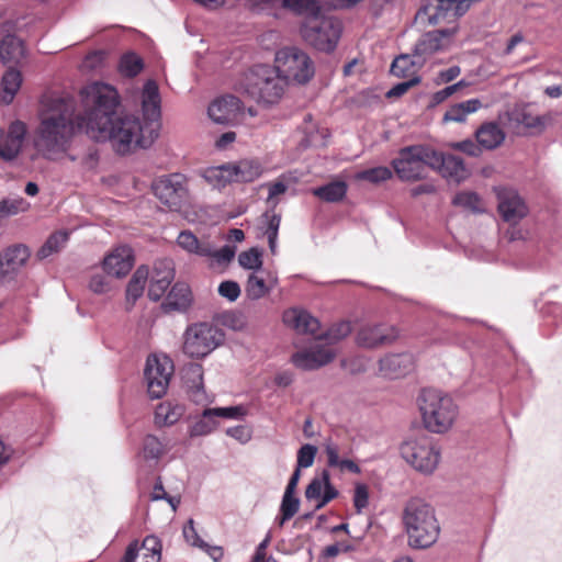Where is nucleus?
<instances>
[{
	"mask_svg": "<svg viewBox=\"0 0 562 562\" xmlns=\"http://www.w3.org/2000/svg\"><path fill=\"white\" fill-rule=\"evenodd\" d=\"M272 68L286 83L305 85L315 74L314 63L308 54L295 46L279 49Z\"/></svg>",
	"mask_w": 562,
	"mask_h": 562,
	"instance_id": "nucleus-7",
	"label": "nucleus"
},
{
	"mask_svg": "<svg viewBox=\"0 0 562 562\" xmlns=\"http://www.w3.org/2000/svg\"><path fill=\"white\" fill-rule=\"evenodd\" d=\"M480 145L486 149L498 147L505 139V133L495 122H488L481 125L475 133Z\"/></svg>",
	"mask_w": 562,
	"mask_h": 562,
	"instance_id": "nucleus-33",
	"label": "nucleus"
},
{
	"mask_svg": "<svg viewBox=\"0 0 562 562\" xmlns=\"http://www.w3.org/2000/svg\"><path fill=\"white\" fill-rule=\"evenodd\" d=\"M414 368L413 356L409 353H396L385 356L380 360L381 373L390 379L406 375Z\"/></svg>",
	"mask_w": 562,
	"mask_h": 562,
	"instance_id": "nucleus-25",
	"label": "nucleus"
},
{
	"mask_svg": "<svg viewBox=\"0 0 562 562\" xmlns=\"http://www.w3.org/2000/svg\"><path fill=\"white\" fill-rule=\"evenodd\" d=\"M183 537L192 546L201 548L204 546L203 541L200 539L195 530L194 521L192 519H190L188 524L183 527Z\"/></svg>",
	"mask_w": 562,
	"mask_h": 562,
	"instance_id": "nucleus-63",
	"label": "nucleus"
},
{
	"mask_svg": "<svg viewBox=\"0 0 562 562\" xmlns=\"http://www.w3.org/2000/svg\"><path fill=\"white\" fill-rule=\"evenodd\" d=\"M192 303V293L188 284L176 283L166 296L162 307L166 312H186Z\"/></svg>",
	"mask_w": 562,
	"mask_h": 562,
	"instance_id": "nucleus-29",
	"label": "nucleus"
},
{
	"mask_svg": "<svg viewBox=\"0 0 562 562\" xmlns=\"http://www.w3.org/2000/svg\"><path fill=\"white\" fill-rule=\"evenodd\" d=\"M435 150L428 146L413 145L402 148L398 157L392 160V167L402 181L422 180L431 168Z\"/></svg>",
	"mask_w": 562,
	"mask_h": 562,
	"instance_id": "nucleus-9",
	"label": "nucleus"
},
{
	"mask_svg": "<svg viewBox=\"0 0 562 562\" xmlns=\"http://www.w3.org/2000/svg\"><path fill=\"white\" fill-rule=\"evenodd\" d=\"M143 68L144 61L142 57L134 52H128L120 58L119 70L125 77H136Z\"/></svg>",
	"mask_w": 562,
	"mask_h": 562,
	"instance_id": "nucleus-41",
	"label": "nucleus"
},
{
	"mask_svg": "<svg viewBox=\"0 0 562 562\" xmlns=\"http://www.w3.org/2000/svg\"><path fill=\"white\" fill-rule=\"evenodd\" d=\"M81 120H88V108L85 114L75 115V105L70 100H53L47 109L41 112L40 123L33 134V146L46 159H54L66 153L76 132L85 133L79 127Z\"/></svg>",
	"mask_w": 562,
	"mask_h": 562,
	"instance_id": "nucleus-2",
	"label": "nucleus"
},
{
	"mask_svg": "<svg viewBox=\"0 0 562 562\" xmlns=\"http://www.w3.org/2000/svg\"><path fill=\"white\" fill-rule=\"evenodd\" d=\"M482 108V102L479 99H470L461 103L453 104L443 115L446 122L462 123L467 116L476 112Z\"/></svg>",
	"mask_w": 562,
	"mask_h": 562,
	"instance_id": "nucleus-36",
	"label": "nucleus"
},
{
	"mask_svg": "<svg viewBox=\"0 0 562 562\" xmlns=\"http://www.w3.org/2000/svg\"><path fill=\"white\" fill-rule=\"evenodd\" d=\"M398 338V330L391 325H366L357 334V344L363 348H378L391 345Z\"/></svg>",
	"mask_w": 562,
	"mask_h": 562,
	"instance_id": "nucleus-15",
	"label": "nucleus"
},
{
	"mask_svg": "<svg viewBox=\"0 0 562 562\" xmlns=\"http://www.w3.org/2000/svg\"><path fill=\"white\" fill-rule=\"evenodd\" d=\"M341 21L334 16H321L305 20L300 26L303 41L317 50L333 52L341 36Z\"/></svg>",
	"mask_w": 562,
	"mask_h": 562,
	"instance_id": "nucleus-8",
	"label": "nucleus"
},
{
	"mask_svg": "<svg viewBox=\"0 0 562 562\" xmlns=\"http://www.w3.org/2000/svg\"><path fill=\"white\" fill-rule=\"evenodd\" d=\"M392 170L387 167L379 166L359 171L355 175L356 180L380 183L392 178Z\"/></svg>",
	"mask_w": 562,
	"mask_h": 562,
	"instance_id": "nucleus-44",
	"label": "nucleus"
},
{
	"mask_svg": "<svg viewBox=\"0 0 562 562\" xmlns=\"http://www.w3.org/2000/svg\"><path fill=\"white\" fill-rule=\"evenodd\" d=\"M516 121L527 128L542 130L544 127V119L542 116L533 115L526 110L517 114Z\"/></svg>",
	"mask_w": 562,
	"mask_h": 562,
	"instance_id": "nucleus-57",
	"label": "nucleus"
},
{
	"mask_svg": "<svg viewBox=\"0 0 562 562\" xmlns=\"http://www.w3.org/2000/svg\"><path fill=\"white\" fill-rule=\"evenodd\" d=\"M452 204L470 210L472 212H481V199L475 192L462 191L454 195Z\"/></svg>",
	"mask_w": 562,
	"mask_h": 562,
	"instance_id": "nucleus-46",
	"label": "nucleus"
},
{
	"mask_svg": "<svg viewBox=\"0 0 562 562\" xmlns=\"http://www.w3.org/2000/svg\"><path fill=\"white\" fill-rule=\"evenodd\" d=\"M81 97L88 108V120H81L79 127L98 142L110 140L116 153L124 155L133 147L147 148L158 137L160 123L116 115L119 93L110 85L92 82L81 90Z\"/></svg>",
	"mask_w": 562,
	"mask_h": 562,
	"instance_id": "nucleus-1",
	"label": "nucleus"
},
{
	"mask_svg": "<svg viewBox=\"0 0 562 562\" xmlns=\"http://www.w3.org/2000/svg\"><path fill=\"white\" fill-rule=\"evenodd\" d=\"M300 502L292 494H284L281 503L279 526L291 519L299 510Z\"/></svg>",
	"mask_w": 562,
	"mask_h": 562,
	"instance_id": "nucleus-53",
	"label": "nucleus"
},
{
	"mask_svg": "<svg viewBox=\"0 0 562 562\" xmlns=\"http://www.w3.org/2000/svg\"><path fill=\"white\" fill-rule=\"evenodd\" d=\"M286 82L268 65H256L244 74L238 91L267 106L280 102Z\"/></svg>",
	"mask_w": 562,
	"mask_h": 562,
	"instance_id": "nucleus-4",
	"label": "nucleus"
},
{
	"mask_svg": "<svg viewBox=\"0 0 562 562\" xmlns=\"http://www.w3.org/2000/svg\"><path fill=\"white\" fill-rule=\"evenodd\" d=\"M177 244L189 254L200 257H209L213 255V248L210 243L199 240L198 237L190 231H182L178 238Z\"/></svg>",
	"mask_w": 562,
	"mask_h": 562,
	"instance_id": "nucleus-34",
	"label": "nucleus"
},
{
	"mask_svg": "<svg viewBox=\"0 0 562 562\" xmlns=\"http://www.w3.org/2000/svg\"><path fill=\"white\" fill-rule=\"evenodd\" d=\"M498 212L502 218L510 224L518 223L527 215V206L518 193L512 189H496Z\"/></svg>",
	"mask_w": 562,
	"mask_h": 562,
	"instance_id": "nucleus-16",
	"label": "nucleus"
},
{
	"mask_svg": "<svg viewBox=\"0 0 562 562\" xmlns=\"http://www.w3.org/2000/svg\"><path fill=\"white\" fill-rule=\"evenodd\" d=\"M329 472L327 470H323L319 476H315L306 487L305 497L311 499H316L317 503L321 501L325 485L328 481Z\"/></svg>",
	"mask_w": 562,
	"mask_h": 562,
	"instance_id": "nucleus-47",
	"label": "nucleus"
},
{
	"mask_svg": "<svg viewBox=\"0 0 562 562\" xmlns=\"http://www.w3.org/2000/svg\"><path fill=\"white\" fill-rule=\"evenodd\" d=\"M162 452L164 446L157 437L147 435L144 438L143 453L145 459L156 460L161 457Z\"/></svg>",
	"mask_w": 562,
	"mask_h": 562,
	"instance_id": "nucleus-54",
	"label": "nucleus"
},
{
	"mask_svg": "<svg viewBox=\"0 0 562 562\" xmlns=\"http://www.w3.org/2000/svg\"><path fill=\"white\" fill-rule=\"evenodd\" d=\"M143 121L160 123V94L154 80H147L142 91Z\"/></svg>",
	"mask_w": 562,
	"mask_h": 562,
	"instance_id": "nucleus-26",
	"label": "nucleus"
},
{
	"mask_svg": "<svg viewBox=\"0 0 562 562\" xmlns=\"http://www.w3.org/2000/svg\"><path fill=\"white\" fill-rule=\"evenodd\" d=\"M241 109V101L233 94H227L214 100L210 104L209 116L215 123L232 124L237 121Z\"/></svg>",
	"mask_w": 562,
	"mask_h": 562,
	"instance_id": "nucleus-18",
	"label": "nucleus"
},
{
	"mask_svg": "<svg viewBox=\"0 0 562 562\" xmlns=\"http://www.w3.org/2000/svg\"><path fill=\"white\" fill-rule=\"evenodd\" d=\"M24 42L13 34L5 35L0 41V60L8 67H21L26 58Z\"/></svg>",
	"mask_w": 562,
	"mask_h": 562,
	"instance_id": "nucleus-24",
	"label": "nucleus"
},
{
	"mask_svg": "<svg viewBox=\"0 0 562 562\" xmlns=\"http://www.w3.org/2000/svg\"><path fill=\"white\" fill-rule=\"evenodd\" d=\"M420 81L418 76H414L404 82H400L395 85L392 89H390L386 93L387 98H397L406 93L412 87L418 85Z\"/></svg>",
	"mask_w": 562,
	"mask_h": 562,
	"instance_id": "nucleus-61",
	"label": "nucleus"
},
{
	"mask_svg": "<svg viewBox=\"0 0 562 562\" xmlns=\"http://www.w3.org/2000/svg\"><path fill=\"white\" fill-rule=\"evenodd\" d=\"M282 8L296 15L307 19L317 18L322 13L321 0H281Z\"/></svg>",
	"mask_w": 562,
	"mask_h": 562,
	"instance_id": "nucleus-35",
	"label": "nucleus"
},
{
	"mask_svg": "<svg viewBox=\"0 0 562 562\" xmlns=\"http://www.w3.org/2000/svg\"><path fill=\"white\" fill-rule=\"evenodd\" d=\"M400 451L408 464L423 473H431L439 462V450L436 448L432 437L427 434L406 439L401 445Z\"/></svg>",
	"mask_w": 562,
	"mask_h": 562,
	"instance_id": "nucleus-10",
	"label": "nucleus"
},
{
	"mask_svg": "<svg viewBox=\"0 0 562 562\" xmlns=\"http://www.w3.org/2000/svg\"><path fill=\"white\" fill-rule=\"evenodd\" d=\"M25 201L19 200H2L0 201V214H16L24 210Z\"/></svg>",
	"mask_w": 562,
	"mask_h": 562,
	"instance_id": "nucleus-62",
	"label": "nucleus"
},
{
	"mask_svg": "<svg viewBox=\"0 0 562 562\" xmlns=\"http://www.w3.org/2000/svg\"><path fill=\"white\" fill-rule=\"evenodd\" d=\"M228 165L233 176V182H252L259 178L262 172L260 162L255 159H241Z\"/></svg>",
	"mask_w": 562,
	"mask_h": 562,
	"instance_id": "nucleus-31",
	"label": "nucleus"
},
{
	"mask_svg": "<svg viewBox=\"0 0 562 562\" xmlns=\"http://www.w3.org/2000/svg\"><path fill=\"white\" fill-rule=\"evenodd\" d=\"M403 522L412 548H429L439 537L440 527L434 508L419 498L407 502L403 512Z\"/></svg>",
	"mask_w": 562,
	"mask_h": 562,
	"instance_id": "nucleus-3",
	"label": "nucleus"
},
{
	"mask_svg": "<svg viewBox=\"0 0 562 562\" xmlns=\"http://www.w3.org/2000/svg\"><path fill=\"white\" fill-rule=\"evenodd\" d=\"M184 380L192 390L203 389V367L200 363L191 362L184 368Z\"/></svg>",
	"mask_w": 562,
	"mask_h": 562,
	"instance_id": "nucleus-45",
	"label": "nucleus"
},
{
	"mask_svg": "<svg viewBox=\"0 0 562 562\" xmlns=\"http://www.w3.org/2000/svg\"><path fill=\"white\" fill-rule=\"evenodd\" d=\"M155 196L172 211L180 210L189 201L187 178L181 173H171L158 178L153 183Z\"/></svg>",
	"mask_w": 562,
	"mask_h": 562,
	"instance_id": "nucleus-11",
	"label": "nucleus"
},
{
	"mask_svg": "<svg viewBox=\"0 0 562 562\" xmlns=\"http://www.w3.org/2000/svg\"><path fill=\"white\" fill-rule=\"evenodd\" d=\"M317 448L313 445H303L297 451V468H310L313 465Z\"/></svg>",
	"mask_w": 562,
	"mask_h": 562,
	"instance_id": "nucleus-55",
	"label": "nucleus"
},
{
	"mask_svg": "<svg viewBox=\"0 0 562 562\" xmlns=\"http://www.w3.org/2000/svg\"><path fill=\"white\" fill-rule=\"evenodd\" d=\"M431 169H439L441 176L460 182L468 177V170L461 157L456 155H442L435 150Z\"/></svg>",
	"mask_w": 562,
	"mask_h": 562,
	"instance_id": "nucleus-23",
	"label": "nucleus"
},
{
	"mask_svg": "<svg viewBox=\"0 0 562 562\" xmlns=\"http://www.w3.org/2000/svg\"><path fill=\"white\" fill-rule=\"evenodd\" d=\"M224 331L210 322L190 324L182 336V352L190 359L201 360L223 345Z\"/></svg>",
	"mask_w": 562,
	"mask_h": 562,
	"instance_id": "nucleus-6",
	"label": "nucleus"
},
{
	"mask_svg": "<svg viewBox=\"0 0 562 562\" xmlns=\"http://www.w3.org/2000/svg\"><path fill=\"white\" fill-rule=\"evenodd\" d=\"M172 373L173 364L168 357L149 356L147 358L145 379L150 397L160 398L166 394Z\"/></svg>",
	"mask_w": 562,
	"mask_h": 562,
	"instance_id": "nucleus-12",
	"label": "nucleus"
},
{
	"mask_svg": "<svg viewBox=\"0 0 562 562\" xmlns=\"http://www.w3.org/2000/svg\"><path fill=\"white\" fill-rule=\"evenodd\" d=\"M161 557V544L157 537H146L138 547L137 542L131 543L122 562H159Z\"/></svg>",
	"mask_w": 562,
	"mask_h": 562,
	"instance_id": "nucleus-21",
	"label": "nucleus"
},
{
	"mask_svg": "<svg viewBox=\"0 0 562 562\" xmlns=\"http://www.w3.org/2000/svg\"><path fill=\"white\" fill-rule=\"evenodd\" d=\"M457 26L425 33L416 43L414 52L417 56L432 55L449 47Z\"/></svg>",
	"mask_w": 562,
	"mask_h": 562,
	"instance_id": "nucleus-17",
	"label": "nucleus"
},
{
	"mask_svg": "<svg viewBox=\"0 0 562 562\" xmlns=\"http://www.w3.org/2000/svg\"><path fill=\"white\" fill-rule=\"evenodd\" d=\"M239 265L249 270H258L262 266V252L258 248H250L238 256Z\"/></svg>",
	"mask_w": 562,
	"mask_h": 562,
	"instance_id": "nucleus-50",
	"label": "nucleus"
},
{
	"mask_svg": "<svg viewBox=\"0 0 562 562\" xmlns=\"http://www.w3.org/2000/svg\"><path fill=\"white\" fill-rule=\"evenodd\" d=\"M453 0H423L416 19L436 25L441 22L453 23Z\"/></svg>",
	"mask_w": 562,
	"mask_h": 562,
	"instance_id": "nucleus-20",
	"label": "nucleus"
},
{
	"mask_svg": "<svg viewBox=\"0 0 562 562\" xmlns=\"http://www.w3.org/2000/svg\"><path fill=\"white\" fill-rule=\"evenodd\" d=\"M337 488L330 483V475L328 476V481L325 485L323 496L321 501L316 504V509L323 508L330 501L335 499L338 496Z\"/></svg>",
	"mask_w": 562,
	"mask_h": 562,
	"instance_id": "nucleus-64",
	"label": "nucleus"
},
{
	"mask_svg": "<svg viewBox=\"0 0 562 562\" xmlns=\"http://www.w3.org/2000/svg\"><path fill=\"white\" fill-rule=\"evenodd\" d=\"M283 322L300 334L315 335L319 329V322L303 310L290 308L283 313Z\"/></svg>",
	"mask_w": 562,
	"mask_h": 562,
	"instance_id": "nucleus-27",
	"label": "nucleus"
},
{
	"mask_svg": "<svg viewBox=\"0 0 562 562\" xmlns=\"http://www.w3.org/2000/svg\"><path fill=\"white\" fill-rule=\"evenodd\" d=\"M336 353L331 347L315 346L308 350L297 351L292 356V362L303 370H315L331 362Z\"/></svg>",
	"mask_w": 562,
	"mask_h": 562,
	"instance_id": "nucleus-19",
	"label": "nucleus"
},
{
	"mask_svg": "<svg viewBox=\"0 0 562 562\" xmlns=\"http://www.w3.org/2000/svg\"><path fill=\"white\" fill-rule=\"evenodd\" d=\"M218 293L221 296L227 299L231 302L236 301L240 295L239 284L235 281H223L218 285Z\"/></svg>",
	"mask_w": 562,
	"mask_h": 562,
	"instance_id": "nucleus-58",
	"label": "nucleus"
},
{
	"mask_svg": "<svg viewBox=\"0 0 562 562\" xmlns=\"http://www.w3.org/2000/svg\"><path fill=\"white\" fill-rule=\"evenodd\" d=\"M246 415V409L243 406L231 407H216L207 408L204 411V417H223L229 419H238Z\"/></svg>",
	"mask_w": 562,
	"mask_h": 562,
	"instance_id": "nucleus-52",
	"label": "nucleus"
},
{
	"mask_svg": "<svg viewBox=\"0 0 562 562\" xmlns=\"http://www.w3.org/2000/svg\"><path fill=\"white\" fill-rule=\"evenodd\" d=\"M30 257V250L24 245H14L8 247L0 255V267L3 272H13L22 267Z\"/></svg>",
	"mask_w": 562,
	"mask_h": 562,
	"instance_id": "nucleus-32",
	"label": "nucleus"
},
{
	"mask_svg": "<svg viewBox=\"0 0 562 562\" xmlns=\"http://www.w3.org/2000/svg\"><path fill=\"white\" fill-rule=\"evenodd\" d=\"M277 204L278 202H274L272 207L261 215L258 226L263 236L267 237L272 255L277 254V239L281 224V215L276 213Z\"/></svg>",
	"mask_w": 562,
	"mask_h": 562,
	"instance_id": "nucleus-28",
	"label": "nucleus"
},
{
	"mask_svg": "<svg viewBox=\"0 0 562 562\" xmlns=\"http://www.w3.org/2000/svg\"><path fill=\"white\" fill-rule=\"evenodd\" d=\"M351 333V324L342 321L334 324L325 334L319 335L318 338L327 340L329 344H334L344 339Z\"/></svg>",
	"mask_w": 562,
	"mask_h": 562,
	"instance_id": "nucleus-49",
	"label": "nucleus"
},
{
	"mask_svg": "<svg viewBox=\"0 0 562 562\" xmlns=\"http://www.w3.org/2000/svg\"><path fill=\"white\" fill-rule=\"evenodd\" d=\"M148 276L149 270L146 266L136 269L126 288V299L128 301L135 302L142 296Z\"/></svg>",
	"mask_w": 562,
	"mask_h": 562,
	"instance_id": "nucleus-40",
	"label": "nucleus"
},
{
	"mask_svg": "<svg viewBox=\"0 0 562 562\" xmlns=\"http://www.w3.org/2000/svg\"><path fill=\"white\" fill-rule=\"evenodd\" d=\"M418 406L425 428L435 434L449 430L458 416L453 400L435 389L422 391Z\"/></svg>",
	"mask_w": 562,
	"mask_h": 562,
	"instance_id": "nucleus-5",
	"label": "nucleus"
},
{
	"mask_svg": "<svg viewBox=\"0 0 562 562\" xmlns=\"http://www.w3.org/2000/svg\"><path fill=\"white\" fill-rule=\"evenodd\" d=\"M151 276L168 284H171L175 278L173 262L170 259L157 260L154 265Z\"/></svg>",
	"mask_w": 562,
	"mask_h": 562,
	"instance_id": "nucleus-51",
	"label": "nucleus"
},
{
	"mask_svg": "<svg viewBox=\"0 0 562 562\" xmlns=\"http://www.w3.org/2000/svg\"><path fill=\"white\" fill-rule=\"evenodd\" d=\"M202 177L214 188L221 189L233 182L229 165L209 167L203 170Z\"/></svg>",
	"mask_w": 562,
	"mask_h": 562,
	"instance_id": "nucleus-38",
	"label": "nucleus"
},
{
	"mask_svg": "<svg viewBox=\"0 0 562 562\" xmlns=\"http://www.w3.org/2000/svg\"><path fill=\"white\" fill-rule=\"evenodd\" d=\"M347 193V184L345 181H333L328 184L318 187L313 190V194L326 202H339Z\"/></svg>",
	"mask_w": 562,
	"mask_h": 562,
	"instance_id": "nucleus-39",
	"label": "nucleus"
},
{
	"mask_svg": "<svg viewBox=\"0 0 562 562\" xmlns=\"http://www.w3.org/2000/svg\"><path fill=\"white\" fill-rule=\"evenodd\" d=\"M68 240V233L67 232H56L52 234L45 244L38 249L37 251V258L38 259H45L53 255L54 252L59 251L65 244Z\"/></svg>",
	"mask_w": 562,
	"mask_h": 562,
	"instance_id": "nucleus-43",
	"label": "nucleus"
},
{
	"mask_svg": "<svg viewBox=\"0 0 562 562\" xmlns=\"http://www.w3.org/2000/svg\"><path fill=\"white\" fill-rule=\"evenodd\" d=\"M19 67H8L4 71L0 83V103L9 105L13 102L19 92L23 77Z\"/></svg>",
	"mask_w": 562,
	"mask_h": 562,
	"instance_id": "nucleus-30",
	"label": "nucleus"
},
{
	"mask_svg": "<svg viewBox=\"0 0 562 562\" xmlns=\"http://www.w3.org/2000/svg\"><path fill=\"white\" fill-rule=\"evenodd\" d=\"M134 266L133 251L127 246L115 248L103 260V270L113 277L122 278L128 274Z\"/></svg>",
	"mask_w": 562,
	"mask_h": 562,
	"instance_id": "nucleus-22",
	"label": "nucleus"
},
{
	"mask_svg": "<svg viewBox=\"0 0 562 562\" xmlns=\"http://www.w3.org/2000/svg\"><path fill=\"white\" fill-rule=\"evenodd\" d=\"M184 407L170 402L160 403L155 412V422L159 426H171L183 415Z\"/></svg>",
	"mask_w": 562,
	"mask_h": 562,
	"instance_id": "nucleus-37",
	"label": "nucleus"
},
{
	"mask_svg": "<svg viewBox=\"0 0 562 562\" xmlns=\"http://www.w3.org/2000/svg\"><path fill=\"white\" fill-rule=\"evenodd\" d=\"M352 501L356 512L360 514L369 505V487L363 483H357Z\"/></svg>",
	"mask_w": 562,
	"mask_h": 562,
	"instance_id": "nucleus-56",
	"label": "nucleus"
},
{
	"mask_svg": "<svg viewBox=\"0 0 562 562\" xmlns=\"http://www.w3.org/2000/svg\"><path fill=\"white\" fill-rule=\"evenodd\" d=\"M269 293V288L262 278L251 273L247 280L246 294L251 300H259Z\"/></svg>",
	"mask_w": 562,
	"mask_h": 562,
	"instance_id": "nucleus-48",
	"label": "nucleus"
},
{
	"mask_svg": "<svg viewBox=\"0 0 562 562\" xmlns=\"http://www.w3.org/2000/svg\"><path fill=\"white\" fill-rule=\"evenodd\" d=\"M170 284L154 278V276L150 277V283L148 288V296L151 301H159L164 294L166 293L167 289Z\"/></svg>",
	"mask_w": 562,
	"mask_h": 562,
	"instance_id": "nucleus-59",
	"label": "nucleus"
},
{
	"mask_svg": "<svg viewBox=\"0 0 562 562\" xmlns=\"http://www.w3.org/2000/svg\"><path fill=\"white\" fill-rule=\"evenodd\" d=\"M212 418L213 417H204L203 415L202 418L191 427V436H204L210 434L215 427V422Z\"/></svg>",
	"mask_w": 562,
	"mask_h": 562,
	"instance_id": "nucleus-60",
	"label": "nucleus"
},
{
	"mask_svg": "<svg viewBox=\"0 0 562 562\" xmlns=\"http://www.w3.org/2000/svg\"><path fill=\"white\" fill-rule=\"evenodd\" d=\"M391 72L398 78H412L417 76V65L409 55H401L393 60Z\"/></svg>",
	"mask_w": 562,
	"mask_h": 562,
	"instance_id": "nucleus-42",
	"label": "nucleus"
},
{
	"mask_svg": "<svg viewBox=\"0 0 562 562\" xmlns=\"http://www.w3.org/2000/svg\"><path fill=\"white\" fill-rule=\"evenodd\" d=\"M26 124L22 121L12 122L8 130L0 127V158L4 161H13L20 155L25 136Z\"/></svg>",
	"mask_w": 562,
	"mask_h": 562,
	"instance_id": "nucleus-13",
	"label": "nucleus"
},
{
	"mask_svg": "<svg viewBox=\"0 0 562 562\" xmlns=\"http://www.w3.org/2000/svg\"><path fill=\"white\" fill-rule=\"evenodd\" d=\"M324 451L326 453L327 465L329 468L338 469L341 473L349 472L360 474V467L350 458L352 454L351 445L340 443L329 438L324 443Z\"/></svg>",
	"mask_w": 562,
	"mask_h": 562,
	"instance_id": "nucleus-14",
	"label": "nucleus"
}]
</instances>
